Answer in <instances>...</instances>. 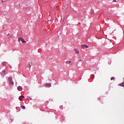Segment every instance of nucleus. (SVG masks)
I'll list each match as a JSON object with an SVG mask.
<instances>
[{
  "mask_svg": "<svg viewBox=\"0 0 124 124\" xmlns=\"http://www.w3.org/2000/svg\"><path fill=\"white\" fill-rule=\"evenodd\" d=\"M8 81L9 84H11V85H14V82L12 81V78L11 77L8 78Z\"/></svg>",
  "mask_w": 124,
  "mask_h": 124,
  "instance_id": "nucleus-1",
  "label": "nucleus"
},
{
  "mask_svg": "<svg viewBox=\"0 0 124 124\" xmlns=\"http://www.w3.org/2000/svg\"><path fill=\"white\" fill-rule=\"evenodd\" d=\"M17 90L19 92H21V91H23V87L21 86H18V87H17Z\"/></svg>",
  "mask_w": 124,
  "mask_h": 124,
  "instance_id": "nucleus-2",
  "label": "nucleus"
},
{
  "mask_svg": "<svg viewBox=\"0 0 124 124\" xmlns=\"http://www.w3.org/2000/svg\"><path fill=\"white\" fill-rule=\"evenodd\" d=\"M81 48H89V46L86 45H81Z\"/></svg>",
  "mask_w": 124,
  "mask_h": 124,
  "instance_id": "nucleus-3",
  "label": "nucleus"
},
{
  "mask_svg": "<svg viewBox=\"0 0 124 124\" xmlns=\"http://www.w3.org/2000/svg\"><path fill=\"white\" fill-rule=\"evenodd\" d=\"M5 75V71L3 70L1 72V76H4Z\"/></svg>",
  "mask_w": 124,
  "mask_h": 124,
  "instance_id": "nucleus-4",
  "label": "nucleus"
},
{
  "mask_svg": "<svg viewBox=\"0 0 124 124\" xmlns=\"http://www.w3.org/2000/svg\"><path fill=\"white\" fill-rule=\"evenodd\" d=\"M23 98H24V96L23 95H21L19 97V99L20 101H22V100H23Z\"/></svg>",
  "mask_w": 124,
  "mask_h": 124,
  "instance_id": "nucleus-5",
  "label": "nucleus"
},
{
  "mask_svg": "<svg viewBox=\"0 0 124 124\" xmlns=\"http://www.w3.org/2000/svg\"><path fill=\"white\" fill-rule=\"evenodd\" d=\"M118 86H120L121 87H124V82H122L119 84Z\"/></svg>",
  "mask_w": 124,
  "mask_h": 124,
  "instance_id": "nucleus-6",
  "label": "nucleus"
},
{
  "mask_svg": "<svg viewBox=\"0 0 124 124\" xmlns=\"http://www.w3.org/2000/svg\"><path fill=\"white\" fill-rule=\"evenodd\" d=\"M74 50L76 52V54H79V50L78 49L75 48Z\"/></svg>",
  "mask_w": 124,
  "mask_h": 124,
  "instance_id": "nucleus-7",
  "label": "nucleus"
},
{
  "mask_svg": "<svg viewBox=\"0 0 124 124\" xmlns=\"http://www.w3.org/2000/svg\"><path fill=\"white\" fill-rule=\"evenodd\" d=\"M21 42H22V43H27V42H26V41H25V40H24L23 38H22V39H21Z\"/></svg>",
  "mask_w": 124,
  "mask_h": 124,
  "instance_id": "nucleus-8",
  "label": "nucleus"
},
{
  "mask_svg": "<svg viewBox=\"0 0 124 124\" xmlns=\"http://www.w3.org/2000/svg\"><path fill=\"white\" fill-rule=\"evenodd\" d=\"M21 108H22V109H26V107H25V106L22 105V106H21Z\"/></svg>",
  "mask_w": 124,
  "mask_h": 124,
  "instance_id": "nucleus-9",
  "label": "nucleus"
},
{
  "mask_svg": "<svg viewBox=\"0 0 124 124\" xmlns=\"http://www.w3.org/2000/svg\"><path fill=\"white\" fill-rule=\"evenodd\" d=\"M71 62V61H66L65 62V63H66V64H69V63H70Z\"/></svg>",
  "mask_w": 124,
  "mask_h": 124,
  "instance_id": "nucleus-10",
  "label": "nucleus"
},
{
  "mask_svg": "<svg viewBox=\"0 0 124 124\" xmlns=\"http://www.w3.org/2000/svg\"><path fill=\"white\" fill-rule=\"evenodd\" d=\"M21 40H22V38H19L18 40V42H21Z\"/></svg>",
  "mask_w": 124,
  "mask_h": 124,
  "instance_id": "nucleus-11",
  "label": "nucleus"
},
{
  "mask_svg": "<svg viewBox=\"0 0 124 124\" xmlns=\"http://www.w3.org/2000/svg\"><path fill=\"white\" fill-rule=\"evenodd\" d=\"M110 79L111 80V81L113 80H115V78H114V77H112Z\"/></svg>",
  "mask_w": 124,
  "mask_h": 124,
  "instance_id": "nucleus-12",
  "label": "nucleus"
},
{
  "mask_svg": "<svg viewBox=\"0 0 124 124\" xmlns=\"http://www.w3.org/2000/svg\"><path fill=\"white\" fill-rule=\"evenodd\" d=\"M46 86H48V87H51V84L50 83L46 84Z\"/></svg>",
  "mask_w": 124,
  "mask_h": 124,
  "instance_id": "nucleus-13",
  "label": "nucleus"
},
{
  "mask_svg": "<svg viewBox=\"0 0 124 124\" xmlns=\"http://www.w3.org/2000/svg\"><path fill=\"white\" fill-rule=\"evenodd\" d=\"M7 36L8 37V38H9V37H10V34L8 33V34L7 35Z\"/></svg>",
  "mask_w": 124,
  "mask_h": 124,
  "instance_id": "nucleus-14",
  "label": "nucleus"
},
{
  "mask_svg": "<svg viewBox=\"0 0 124 124\" xmlns=\"http://www.w3.org/2000/svg\"><path fill=\"white\" fill-rule=\"evenodd\" d=\"M113 0L114 2H116V1H117V0Z\"/></svg>",
  "mask_w": 124,
  "mask_h": 124,
  "instance_id": "nucleus-15",
  "label": "nucleus"
},
{
  "mask_svg": "<svg viewBox=\"0 0 124 124\" xmlns=\"http://www.w3.org/2000/svg\"><path fill=\"white\" fill-rule=\"evenodd\" d=\"M1 2H2V3H3V2H4V1H3V0H1Z\"/></svg>",
  "mask_w": 124,
  "mask_h": 124,
  "instance_id": "nucleus-16",
  "label": "nucleus"
},
{
  "mask_svg": "<svg viewBox=\"0 0 124 124\" xmlns=\"http://www.w3.org/2000/svg\"><path fill=\"white\" fill-rule=\"evenodd\" d=\"M29 65H30V67L31 66V63H29Z\"/></svg>",
  "mask_w": 124,
  "mask_h": 124,
  "instance_id": "nucleus-17",
  "label": "nucleus"
}]
</instances>
